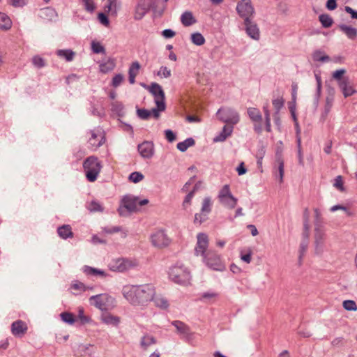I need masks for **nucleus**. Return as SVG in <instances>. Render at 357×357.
I'll list each match as a JSON object with an SVG mask.
<instances>
[{"label": "nucleus", "instance_id": "nucleus-33", "mask_svg": "<svg viewBox=\"0 0 357 357\" xmlns=\"http://www.w3.org/2000/svg\"><path fill=\"white\" fill-rule=\"evenodd\" d=\"M181 21L183 26H189L194 24L196 22V19L193 16L192 13L185 11L181 17Z\"/></svg>", "mask_w": 357, "mask_h": 357}, {"label": "nucleus", "instance_id": "nucleus-57", "mask_svg": "<svg viewBox=\"0 0 357 357\" xmlns=\"http://www.w3.org/2000/svg\"><path fill=\"white\" fill-rule=\"evenodd\" d=\"M283 105L284 100L282 98H277L273 100V105L277 112L282 107Z\"/></svg>", "mask_w": 357, "mask_h": 357}, {"label": "nucleus", "instance_id": "nucleus-43", "mask_svg": "<svg viewBox=\"0 0 357 357\" xmlns=\"http://www.w3.org/2000/svg\"><path fill=\"white\" fill-rule=\"evenodd\" d=\"M91 50L93 53L99 54L102 53L105 54V49L104 46L99 41L93 40L91 42Z\"/></svg>", "mask_w": 357, "mask_h": 357}, {"label": "nucleus", "instance_id": "nucleus-58", "mask_svg": "<svg viewBox=\"0 0 357 357\" xmlns=\"http://www.w3.org/2000/svg\"><path fill=\"white\" fill-rule=\"evenodd\" d=\"M33 65L38 68H41L45 66L44 60L40 56H34L32 59Z\"/></svg>", "mask_w": 357, "mask_h": 357}, {"label": "nucleus", "instance_id": "nucleus-49", "mask_svg": "<svg viewBox=\"0 0 357 357\" xmlns=\"http://www.w3.org/2000/svg\"><path fill=\"white\" fill-rule=\"evenodd\" d=\"M143 179H144V175L142 173L138 172H132L129 176L130 181L135 183H137L142 181Z\"/></svg>", "mask_w": 357, "mask_h": 357}, {"label": "nucleus", "instance_id": "nucleus-5", "mask_svg": "<svg viewBox=\"0 0 357 357\" xmlns=\"http://www.w3.org/2000/svg\"><path fill=\"white\" fill-rule=\"evenodd\" d=\"M138 266V261L132 258H117L112 260L108 266L112 271L123 272Z\"/></svg>", "mask_w": 357, "mask_h": 357}, {"label": "nucleus", "instance_id": "nucleus-31", "mask_svg": "<svg viewBox=\"0 0 357 357\" xmlns=\"http://www.w3.org/2000/svg\"><path fill=\"white\" fill-rule=\"evenodd\" d=\"M12 24L10 17L7 14L0 12V29L2 31L9 30Z\"/></svg>", "mask_w": 357, "mask_h": 357}, {"label": "nucleus", "instance_id": "nucleus-48", "mask_svg": "<svg viewBox=\"0 0 357 357\" xmlns=\"http://www.w3.org/2000/svg\"><path fill=\"white\" fill-rule=\"evenodd\" d=\"M313 59L317 61H328L329 57L326 56L323 52L316 51L314 52L312 55Z\"/></svg>", "mask_w": 357, "mask_h": 357}, {"label": "nucleus", "instance_id": "nucleus-1", "mask_svg": "<svg viewBox=\"0 0 357 357\" xmlns=\"http://www.w3.org/2000/svg\"><path fill=\"white\" fill-rule=\"evenodd\" d=\"M122 294L126 301L134 306H145L155 296V289L151 284H127L123 287Z\"/></svg>", "mask_w": 357, "mask_h": 357}, {"label": "nucleus", "instance_id": "nucleus-8", "mask_svg": "<svg viewBox=\"0 0 357 357\" xmlns=\"http://www.w3.org/2000/svg\"><path fill=\"white\" fill-rule=\"evenodd\" d=\"M217 117L227 124L236 125L240 120L238 113L230 107H222L217 112Z\"/></svg>", "mask_w": 357, "mask_h": 357}, {"label": "nucleus", "instance_id": "nucleus-61", "mask_svg": "<svg viewBox=\"0 0 357 357\" xmlns=\"http://www.w3.org/2000/svg\"><path fill=\"white\" fill-rule=\"evenodd\" d=\"M165 137L168 142H172L176 140V135L170 130H167L165 132Z\"/></svg>", "mask_w": 357, "mask_h": 357}, {"label": "nucleus", "instance_id": "nucleus-7", "mask_svg": "<svg viewBox=\"0 0 357 357\" xmlns=\"http://www.w3.org/2000/svg\"><path fill=\"white\" fill-rule=\"evenodd\" d=\"M60 317L62 321L71 325L74 324L77 321H79L80 324H86L91 321V317L84 314V309L82 306L77 307V317H75L73 313L68 312H62L60 314Z\"/></svg>", "mask_w": 357, "mask_h": 357}, {"label": "nucleus", "instance_id": "nucleus-35", "mask_svg": "<svg viewBox=\"0 0 357 357\" xmlns=\"http://www.w3.org/2000/svg\"><path fill=\"white\" fill-rule=\"evenodd\" d=\"M56 54L69 62L73 60L75 53L71 50H58L56 51Z\"/></svg>", "mask_w": 357, "mask_h": 357}, {"label": "nucleus", "instance_id": "nucleus-46", "mask_svg": "<svg viewBox=\"0 0 357 357\" xmlns=\"http://www.w3.org/2000/svg\"><path fill=\"white\" fill-rule=\"evenodd\" d=\"M153 301L155 305L161 307L166 308L168 306V302L167 299L161 296H154Z\"/></svg>", "mask_w": 357, "mask_h": 357}, {"label": "nucleus", "instance_id": "nucleus-28", "mask_svg": "<svg viewBox=\"0 0 357 357\" xmlns=\"http://www.w3.org/2000/svg\"><path fill=\"white\" fill-rule=\"evenodd\" d=\"M325 236L326 234L323 227L319 222H317L315 225L314 229V239L317 247L324 243Z\"/></svg>", "mask_w": 357, "mask_h": 357}, {"label": "nucleus", "instance_id": "nucleus-34", "mask_svg": "<svg viewBox=\"0 0 357 357\" xmlns=\"http://www.w3.org/2000/svg\"><path fill=\"white\" fill-rule=\"evenodd\" d=\"M140 65L137 61L133 62L129 68V82L130 84H134L135 77L139 74Z\"/></svg>", "mask_w": 357, "mask_h": 357}, {"label": "nucleus", "instance_id": "nucleus-32", "mask_svg": "<svg viewBox=\"0 0 357 357\" xmlns=\"http://www.w3.org/2000/svg\"><path fill=\"white\" fill-rule=\"evenodd\" d=\"M339 28L349 39L355 40L356 38L357 29L356 28L345 24L340 25Z\"/></svg>", "mask_w": 357, "mask_h": 357}, {"label": "nucleus", "instance_id": "nucleus-39", "mask_svg": "<svg viewBox=\"0 0 357 357\" xmlns=\"http://www.w3.org/2000/svg\"><path fill=\"white\" fill-rule=\"evenodd\" d=\"M108 5L104 7L105 13L109 15H116V0H108Z\"/></svg>", "mask_w": 357, "mask_h": 357}, {"label": "nucleus", "instance_id": "nucleus-13", "mask_svg": "<svg viewBox=\"0 0 357 357\" xmlns=\"http://www.w3.org/2000/svg\"><path fill=\"white\" fill-rule=\"evenodd\" d=\"M153 3V0H138L135 9L134 18L136 20L142 19Z\"/></svg>", "mask_w": 357, "mask_h": 357}, {"label": "nucleus", "instance_id": "nucleus-54", "mask_svg": "<svg viewBox=\"0 0 357 357\" xmlns=\"http://www.w3.org/2000/svg\"><path fill=\"white\" fill-rule=\"evenodd\" d=\"M83 5L85 9L89 12H93L95 9V5L91 0H82Z\"/></svg>", "mask_w": 357, "mask_h": 357}, {"label": "nucleus", "instance_id": "nucleus-62", "mask_svg": "<svg viewBox=\"0 0 357 357\" xmlns=\"http://www.w3.org/2000/svg\"><path fill=\"white\" fill-rule=\"evenodd\" d=\"M233 132V126L230 124H227L223 127L222 132L224 133L226 136L229 137Z\"/></svg>", "mask_w": 357, "mask_h": 357}, {"label": "nucleus", "instance_id": "nucleus-16", "mask_svg": "<svg viewBox=\"0 0 357 357\" xmlns=\"http://www.w3.org/2000/svg\"><path fill=\"white\" fill-rule=\"evenodd\" d=\"M237 11L244 21L248 22L254 13L250 0H242L239 2L237 6Z\"/></svg>", "mask_w": 357, "mask_h": 357}, {"label": "nucleus", "instance_id": "nucleus-45", "mask_svg": "<svg viewBox=\"0 0 357 357\" xmlns=\"http://www.w3.org/2000/svg\"><path fill=\"white\" fill-rule=\"evenodd\" d=\"M264 113L265 116V128L266 131L270 132L271 131V116H270V112L268 109V105L264 106L263 107Z\"/></svg>", "mask_w": 357, "mask_h": 357}, {"label": "nucleus", "instance_id": "nucleus-25", "mask_svg": "<svg viewBox=\"0 0 357 357\" xmlns=\"http://www.w3.org/2000/svg\"><path fill=\"white\" fill-rule=\"evenodd\" d=\"M273 174L279 177L280 183H282L284 174V164L282 158L278 157L274 164Z\"/></svg>", "mask_w": 357, "mask_h": 357}, {"label": "nucleus", "instance_id": "nucleus-2", "mask_svg": "<svg viewBox=\"0 0 357 357\" xmlns=\"http://www.w3.org/2000/svg\"><path fill=\"white\" fill-rule=\"evenodd\" d=\"M169 279L175 283L186 285L191 280L190 272L187 267L181 263L172 266L168 272Z\"/></svg>", "mask_w": 357, "mask_h": 357}, {"label": "nucleus", "instance_id": "nucleus-24", "mask_svg": "<svg viewBox=\"0 0 357 357\" xmlns=\"http://www.w3.org/2000/svg\"><path fill=\"white\" fill-rule=\"evenodd\" d=\"M82 271L86 275L89 277L106 278L108 276V274L104 271L89 266H83Z\"/></svg>", "mask_w": 357, "mask_h": 357}, {"label": "nucleus", "instance_id": "nucleus-14", "mask_svg": "<svg viewBox=\"0 0 357 357\" xmlns=\"http://www.w3.org/2000/svg\"><path fill=\"white\" fill-rule=\"evenodd\" d=\"M213 201L211 197H205L202 201L201 213L195 214V223L201 224L206 218V215L211 211Z\"/></svg>", "mask_w": 357, "mask_h": 357}, {"label": "nucleus", "instance_id": "nucleus-29", "mask_svg": "<svg viewBox=\"0 0 357 357\" xmlns=\"http://www.w3.org/2000/svg\"><path fill=\"white\" fill-rule=\"evenodd\" d=\"M89 289L84 283L75 280L70 285V289L74 295H79L86 291Z\"/></svg>", "mask_w": 357, "mask_h": 357}, {"label": "nucleus", "instance_id": "nucleus-36", "mask_svg": "<svg viewBox=\"0 0 357 357\" xmlns=\"http://www.w3.org/2000/svg\"><path fill=\"white\" fill-rule=\"evenodd\" d=\"M57 232L59 236L64 239L73 236L71 227L68 225H65L59 227L57 229Z\"/></svg>", "mask_w": 357, "mask_h": 357}, {"label": "nucleus", "instance_id": "nucleus-21", "mask_svg": "<svg viewBox=\"0 0 357 357\" xmlns=\"http://www.w3.org/2000/svg\"><path fill=\"white\" fill-rule=\"evenodd\" d=\"M100 72L106 74L112 71L116 67V60L113 58H107L105 60L98 62Z\"/></svg>", "mask_w": 357, "mask_h": 357}, {"label": "nucleus", "instance_id": "nucleus-50", "mask_svg": "<svg viewBox=\"0 0 357 357\" xmlns=\"http://www.w3.org/2000/svg\"><path fill=\"white\" fill-rule=\"evenodd\" d=\"M333 185L338 190H340L341 192H344V181H343V178H342V177L341 176H337L335 178V179L334 181Z\"/></svg>", "mask_w": 357, "mask_h": 357}, {"label": "nucleus", "instance_id": "nucleus-11", "mask_svg": "<svg viewBox=\"0 0 357 357\" xmlns=\"http://www.w3.org/2000/svg\"><path fill=\"white\" fill-rule=\"evenodd\" d=\"M149 91L154 96V100L155 105L160 111H165V93L162 87L157 83H152L149 86Z\"/></svg>", "mask_w": 357, "mask_h": 357}, {"label": "nucleus", "instance_id": "nucleus-10", "mask_svg": "<svg viewBox=\"0 0 357 357\" xmlns=\"http://www.w3.org/2000/svg\"><path fill=\"white\" fill-rule=\"evenodd\" d=\"M149 203L146 199H140L139 197L133 196H126L122 199V206L130 212H135L139 210L140 207Z\"/></svg>", "mask_w": 357, "mask_h": 357}, {"label": "nucleus", "instance_id": "nucleus-56", "mask_svg": "<svg viewBox=\"0 0 357 357\" xmlns=\"http://www.w3.org/2000/svg\"><path fill=\"white\" fill-rule=\"evenodd\" d=\"M99 22L106 27L109 26V21L105 13H99L98 16Z\"/></svg>", "mask_w": 357, "mask_h": 357}, {"label": "nucleus", "instance_id": "nucleus-63", "mask_svg": "<svg viewBox=\"0 0 357 357\" xmlns=\"http://www.w3.org/2000/svg\"><path fill=\"white\" fill-rule=\"evenodd\" d=\"M162 35L166 38H170L175 36L176 33L172 29H165L162 32Z\"/></svg>", "mask_w": 357, "mask_h": 357}, {"label": "nucleus", "instance_id": "nucleus-30", "mask_svg": "<svg viewBox=\"0 0 357 357\" xmlns=\"http://www.w3.org/2000/svg\"><path fill=\"white\" fill-rule=\"evenodd\" d=\"M172 324L176 328L178 333L183 337H188L190 334V330L186 324L180 321H175L172 323Z\"/></svg>", "mask_w": 357, "mask_h": 357}, {"label": "nucleus", "instance_id": "nucleus-64", "mask_svg": "<svg viewBox=\"0 0 357 357\" xmlns=\"http://www.w3.org/2000/svg\"><path fill=\"white\" fill-rule=\"evenodd\" d=\"M120 231L119 227H107L103 229V231L106 234H112Z\"/></svg>", "mask_w": 357, "mask_h": 357}, {"label": "nucleus", "instance_id": "nucleus-44", "mask_svg": "<svg viewBox=\"0 0 357 357\" xmlns=\"http://www.w3.org/2000/svg\"><path fill=\"white\" fill-rule=\"evenodd\" d=\"M191 40L197 45H202L205 43L204 36L199 33H192L191 35Z\"/></svg>", "mask_w": 357, "mask_h": 357}, {"label": "nucleus", "instance_id": "nucleus-42", "mask_svg": "<svg viewBox=\"0 0 357 357\" xmlns=\"http://www.w3.org/2000/svg\"><path fill=\"white\" fill-rule=\"evenodd\" d=\"M195 144V141L192 138H188L183 142H179L177 144V149L181 151H185L188 149V148L193 146Z\"/></svg>", "mask_w": 357, "mask_h": 357}, {"label": "nucleus", "instance_id": "nucleus-18", "mask_svg": "<svg viewBox=\"0 0 357 357\" xmlns=\"http://www.w3.org/2000/svg\"><path fill=\"white\" fill-rule=\"evenodd\" d=\"M248 114L252 121L255 123V129L257 132H259L262 130V116L260 111L255 107H250L248 109Z\"/></svg>", "mask_w": 357, "mask_h": 357}, {"label": "nucleus", "instance_id": "nucleus-9", "mask_svg": "<svg viewBox=\"0 0 357 357\" xmlns=\"http://www.w3.org/2000/svg\"><path fill=\"white\" fill-rule=\"evenodd\" d=\"M218 197L220 203L228 208H234L237 204L238 199L231 195L229 185L221 188Z\"/></svg>", "mask_w": 357, "mask_h": 357}, {"label": "nucleus", "instance_id": "nucleus-23", "mask_svg": "<svg viewBox=\"0 0 357 357\" xmlns=\"http://www.w3.org/2000/svg\"><path fill=\"white\" fill-rule=\"evenodd\" d=\"M160 111L158 108L152 109L151 110L145 109H137V112L138 116L144 120H146L151 117H153L154 119H158L160 116Z\"/></svg>", "mask_w": 357, "mask_h": 357}, {"label": "nucleus", "instance_id": "nucleus-60", "mask_svg": "<svg viewBox=\"0 0 357 357\" xmlns=\"http://www.w3.org/2000/svg\"><path fill=\"white\" fill-rule=\"evenodd\" d=\"M345 73V70H337L336 71H335L333 73V77L335 79H337L338 80V82H340V80H343L344 78H342V76Z\"/></svg>", "mask_w": 357, "mask_h": 357}, {"label": "nucleus", "instance_id": "nucleus-47", "mask_svg": "<svg viewBox=\"0 0 357 357\" xmlns=\"http://www.w3.org/2000/svg\"><path fill=\"white\" fill-rule=\"evenodd\" d=\"M309 211L306 209L304 212V235L307 238L310 234V224L308 220Z\"/></svg>", "mask_w": 357, "mask_h": 357}, {"label": "nucleus", "instance_id": "nucleus-17", "mask_svg": "<svg viewBox=\"0 0 357 357\" xmlns=\"http://www.w3.org/2000/svg\"><path fill=\"white\" fill-rule=\"evenodd\" d=\"M197 241L195 248L196 255L204 256L208 247V237L206 234L199 233L197 236Z\"/></svg>", "mask_w": 357, "mask_h": 357}, {"label": "nucleus", "instance_id": "nucleus-53", "mask_svg": "<svg viewBox=\"0 0 357 357\" xmlns=\"http://www.w3.org/2000/svg\"><path fill=\"white\" fill-rule=\"evenodd\" d=\"M194 193H195V190L190 192L185 197V199L183 203V206L185 208H188L190 205L191 200L194 196Z\"/></svg>", "mask_w": 357, "mask_h": 357}, {"label": "nucleus", "instance_id": "nucleus-37", "mask_svg": "<svg viewBox=\"0 0 357 357\" xmlns=\"http://www.w3.org/2000/svg\"><path fill=\"white\" fill-rule=\"evenodd\" d=\"M252 254L253 252L252 249L249 247L242 248L240 250V257L241 260H243L247 264H250L251 262Z\"/></svg>", "mask_w": 357, "mask_h": 357}, {"label": "nucleus", "instance_id": "nucleus-59", "mask_svg": "<svg viewBox=\"0 0 357 357\" xmlns=\"http://www.w3.org/2000/svg\"><path fill=\"white\" fill-rule=\"evenodd\" d=\"M14 7H22L26 3V0H7Z\"/></svg>", "mask_w": 357, "mask_h": 357}, {"label": "nucleus", "instance_id": "nucleus-15", "mask_svg": "<svg viewBox=\"0 0 357 357\" xmlns=\"http://www.w3.org/2000/svg\"><path fill=\"white\" fill-rule=\"evenodd\" d=\"M91 137L89 139V147L92 150H96L105 143V134L101 130H93L90 132Z\"/></svg>", "mask_w": 357, "mask_h": 357}, {"label": "nucleus", "instance_id": "nucleus-4", "mask_svg": "<svg viewBox=\"0 0 357 357\" xmlns=\"http://www.w3.org/2000/svg\"><path fill=\"white\" fill-rule=\"evenodd\" d=\"M91 305L100 310L102 312L112 310L115 305V299L107 294L92 296L89 298Z\"/></svg>", "mask_w": 357, "mask_h": 357}, {"label": "nucleus", "instance_id": "nucleus-27", "mask_svg": "<svg viewBox=\"0 0 357 357\" xmlns=\"http://www.w3.org/2000/svg\"><path fill=\"white\" fill-rule=\"evenodd\" d=\"M244 22L247 33L253 39H259V32L257 25L253 24L250 19L248 22L244 21Z\"/></svg>", "mask_w": 357, "mask_h": 357}, {"label": "nucleus", "instance_id": "nucleus-19", "mask_svg": "<svg viewBox=\"0 0 357 357\" xmlns=\"http://www.w3.org/2000/svg\"><path fill=\"white\" fill-rule=\"evenodd\" d=\"M138 151L144 158H150L154 153L153 144L150 142H144L138 146Z\"/></svg>", "mask_w": 357, "mask_h": 357}, {"label": "nucleus", "instance_id": "nucleus-12", "mask_svg": "<svg viewBox=\"0 0 357 357\" xmlns=\"http://www.w3.org/2000/svg\"><path fill=\"white\" fill-rule=\"evenodd\" d=\"M153 245L158 248L167 247L171 243V239L163 230H156L151 236Z\"/></svg>", "mask_w": 357, "mask_h": 357}, {"label": "nucleus", "instance_id": "nucleus-3", "mask_svg": "<svg viewBox=\"0 0 357 357\" xmlns=\"http://www.w3.org/2000/svg\"><path fill=\"white\" fill-rule=\"evenodd\" d=\"M102 167V163L97 157H88L83 163L86 179L89 182H94L97 179Z\"/></svg>", "mask_w": 357, "mask_h": 357}, {"label": "nucleus", "instance_id": "nucleus-38", "mask_svg": "<svg viewBox=\"0 0 357 357\" xmlns=\"http://www.w3.org/2000/svg\"><path fill=\"white\" fill-rule=\"evenodd\" d=\"M156 343V340L151 335H145L142 337L140 344L144 349Z\"/></svg>", "mask_w": 357, "mask_h": 357}, {"label": "nucleus", "instance_id": "nucleus-52", "mask_svg": "<svg viewBox=\"0 0 357 357\" xmlns=\"http://www.w3.org/2000/svg\"><path fill=\"white\" fill-rule=\"evenodd\" d=\"M343 307L347 310H356L357 305L354 301L347 300L343 302Z\"/></svg>", "mask_w": 357, "mask_h": 357}, {"label": "nucleus", "instance_id": "nucleus-22", "mask_svg": "<svg viewBox=\"0 0 357 357\" xmlns=\"http://www.w3.org/2000/svg\"><path fill=\"white\" fill-rule=\"evenodd\" d=\"M100 319L104 324L114 326H117L120 322L119 317L114 315L108 311L102 312Z\"/></svg>", "mask_w": 357, "mask_h": 357}, {"label": "nucleus", "instance_id": "nucleus-41", "mask_svg": "<svg viewBox=\"0 0 357 357\" xmlns=\"http://www.w3.org/2000/svg\"><path fill=\"white\" fill-rule=\"evenodd\" d=\"M319 21L325 28L331 27L333 23L332 17L327 14H322L319 17Z\"/></svg>", "mask_w": 357, "mask_h": 357}, {"label": "nucleus", "instance_id": "nucleus-55", "mask_svg": "<svg viewBox=\"0 0 357 357\" xmlns=\"http://www.w3.org/2000/svg\"><path fill=\"white\" fill-rule=\"evenodd\" d=\"M123 80V75L117 74L113 77L112 84L114 87H117L122 83Z\"/></svg>", "mask_w": 357, "mask_h": 357}, {"label": "nucleus", "instance_id": "nucleus-40", "mask_svg": "<svg viewBox=\"0 0 357 357\" xmlns=\"http://www.w3.org/2000/svg\"><path fill=\"white\" fill-rule=\"evenodd\" d=\"M86 208L90 211L93 212L102 211L103 210L102 204L98 201L96 200H91V202H87Z\"/></svg>", "mask_w": 357, "mask_h": 357}, {"label": "nucleus", "instance_id": "nucleus-51", "mask_svg": "<svg viewBox=\"0 0 357 357\" xmlns=\"http://www.w3.org/2000/svg\"><path fill=\"white\" fill-rule=\"evenodd\" d=\"M171 70L166 66H161L158 72V75L161 77L168 78L171 76Z\"/></svg>", "mask_w": 357, "mask_h": 357}, {"label": "nucleus", "instance_id": "nucleus-26", "mask_svg": "<svg viewBox=\"0 0 357 357\" xmlns=\"http://www.w3.org/2000/svg\"><path fill=\"white\" fill-rule=\"evenodd\" d=\"M338 85L345 98L352 96L356 92L353 85L349 82L347 79L340 80Z\"/></svg>", "mask_w": 357, "mask_h": 357}, {"label": "nucleus", "instance_id": "nucleus-6", "mask_svg": "<svg viewBox=\"0 0 357 357\" xmlns=\"http://www.w3.org/2000/svg\"><path fill=\"white\" fill-rule=\"evenodd\" d=\"M204 263L209 268L217 271L225 270V264L221 256L213 250H208L206 254L202 257Z\"/></svg>", "mask_w": 357, "mask_h": 357}, {"label": "nucleus", "instance_id": "nucleus-20", "mask_svg": "<svg viewBox=\"0 0 357 357\" xmlns=\"http://www.w3.org/2000/svg\"><path fill=\"white\" fill-rule=\"evenodd\" d=\"M27 329L26 324L22 320L14 321L11 325V332L15 336L24 335L26 333Z\"/></svg>", "mask_w": 357, "mask_h": 357}]
</instances>
